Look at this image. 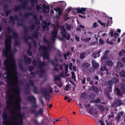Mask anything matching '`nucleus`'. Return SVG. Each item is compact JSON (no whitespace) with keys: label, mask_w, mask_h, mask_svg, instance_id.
I'll return each mask as SVG.
<instances>
[{"label":"nucleus","mask_w":125,"mask_h":125,"mask_svg":"<svg viewBox=\"0 0 125 125\" xmlns=\"http://www.w3.org/2000/svg\"><path fill=\"white\" fill-rule=\"evenodd\" d=\"M61 5L62 7H65L66 6V3L65 2L61 1Z\"/></svg>","instance_id":"19"},{"label":"nucleus","mask_w":125,"mask_h":125,"mask_svg":"<svg viewBox=\"0 0 125 125\" xmlns=\"http://www.w3.org/2000/svg\"><path fill=\"white\" fill-rule=\"evenodd\" d=\"M91 40V38H89L87 39H85L84 40V41L85 42H88Z\"/></svg>","instance_id":"37"},{"label":"nucleus","mask_w":125,"mask_h":125,"mask_svg":"<svg viewBox=\"0 0 125 125\" xmlns=\"http://www.w3.org/2000/svg\"><path fill=\"white\" fill-rule=\"evenodd\" d=\"M100 70L102 71L105 70L106 72L107 71V70L106 69V67L104 66L103 67L102 66L100 68Z\"/></svg>","instance_id":"30"},{"label":"nucleus","mask_w":125,"mask_h":125,"mask_svg":"<svg viewBox=\"0 0 125 125\" xmlns=\"http://www.w3.org/2000/svg\"><path fill=\"white\" fill-rule=\"evenodd\" d=\"M65 27H66L67 29L69 30H70L71 29V27L67 25H65Z\"/></svg>","instance_id":"35"},{"label":"nucleus","mask_w":125,"mask_h":125,"mask_svg":"<svg viewBox=\"0 0 125 125\" xmlns=\"http://www.w3.org/2000/svg\"><path fill=\"white\" fill-rule=\"evenodd\" d=\"M101 52V50H100L97 53H96L94 54V57L95 58L99 56V53Z\"/></svg>","instance_id":"14"},{"label":"nucleus","mask_w":125,"mask_h":125,"mask_svg":"<svg viewBox=\"0 0 125 125\" xmlns=\"http://www.w3.org/2000/svg\"><path fill=\"white\" fill-rule=\"evenodd\" d=\"M44 11L45 12H47L49 11V6L48 5L46 6L44 5L43 6Z\"/></svg>","instance_id":"11"},{"label":"nucleus","mask_w":125,"mask_h":125,"mask_svg":"<svg viewBox=\"0 0 125 125\" xmlns=\"http://www.w3.org/2000/svg\"><path fill=\"white\" fill-rule=\"evenodd\" d=\"M98 26V25L97 24V23L95 22L93 23V24L92 28H95Z\"/></svg>","instance_id":"24"},{"label":"nucleus","mask_w":125,"mask_h":125,"mask_svg":"<svg viewBox=\"0 0 125 125\" xmlns=\"http://www.w3.org/2000/svg\"><path fill=\"white\" fill-rule=\"evenodd\" d=\"M72 61L73 62H75V60L74 59H73Z\"/></svg>","instance_id":"63"},{"label":"nucleus","mask_w":125,"mask_h":125,"mask_svg":"<svg viewBox=\"0 0 125 125\" xmlns=\"http://www.w3.org/2000/svg\"><path fill=\"white\" fill-rule=\"evenodd\" d=\"M71 74L72 78L75 80L76 76L74 75V73L73 72H72Z\"/></svg>","instance_id":"29"},{"label":"nucleus","mask_w":125,"mask_h":125,"mask_svg":"<svg viewBox=\"0 0 125 125\" xmlns=\"http://www.w3.org/2000/svg\"><path fill=\"white\" fill-rule=\"evenodd\" d=\"M106 122L107 125H110L107 122V121L106 120Z\"/></svg>","instance_id":"64"},{"label":"nucleus","mask_w":125,"mask_h":125,"mask_svg":"<svg viewBox=\"0 0 125 125\" xmlns=\"http://www.w3.org/2000/svg\"><path fill=\"white\" fill-rule=\"evenodd\" d=\"M90 78H87V80L88 81H89L90 80Z\"/></svg>","instance_id":"57"},{"label":"nucleus","mask_w":125,"mask_h":125,"mask_svg":"<svg viewBox=\"0 0 125 125\" xmlns=\"http://www.w3.org/2000/svg\"><path fill=\"white\" fill-rule=\"evenodd\" d=\"M73 70L74 71H75L76 69V67L75 66H73Z\"/></svg>","instance_id":"40"},{"label":"nucleus","mask_w":125,"mask_h":125,"mask_svg":"<svg viewBox=\"0 0 125 125\" xmlns=\"http://www.w3.org/2000/svg\"><path fill=\"white\" fill-rule=\"evenodd\" d=\"M111 89L110 87V88H109V91H108V92H110L111 91Z\"/></svg>","instance_id":"62"},{"label":"nucleus","mask_w":125,"mask_h":125,"mask_svg":"<svg viewBox=\"0 0 125 125\" xmlns=\"http://www.w3.org/2000/svg\"><path fill=\"white\" fill-rule=\"evenodd\" d=\"M41 8V7L39 6H37L36 7V8L37 10H38Z\"/></svg>","instance_id":"47"},{"label":"nucleus","mask_w":125,"mask_h":125,"mask_svg":"<svg viewBox=\"0 0 125 125\" xmlns=\"http://www.w3.org/2000/svg\"><path fill=\"white\" fill-rule=\"evenodd\" d=\"M20 104L7 106L2 115L3 125H22L23 115L20 112Z\"/></svg>","instance_id":"2"},{"label":"nucleus","mask_w":125,"mask_h":125,"mask_svg":"<svg viewBox=\"0 0 125 125\" xmlns=\"http://www.w3.org/2000/svg\"><path fill=\"white\" fill-rule=\"evenodd\" d=\"M6 48L3 51V55L7 58L4 64L6 67V73L3 74L4 77L7 79V83L6 88L7 89L6 98L7 106L20 104L21 98L19 96V91L17 86V78L16 67L14 57L10 50V37H7L5 41Z\"/></svg>","instance_id":"1"},{"label":"nucleus","mask_w":125,"mask_h":125,"mask_svg":"<svg viewBox=\"0 0 125 125\" xmlns=\"http://www.w3.org/2000/svg\"><path fill=\"white\" fill-rule=\"evenodd\" d=\"M64 73H61V77H63V76Z\"/></svg>","instance_id":"58"},{"label":"nucleus","mask_w":125,"mask_h":125,"mask_svg":"<svg viewBox=\"0 0 125 125\" xmlns=\"http://www.w3.org/2000/svg\"><path fill=\"white\" fill-rule=\"evenodd\" d=\"M109 53V52L108 51H106L104 53V55L103 57L101 58V61L102 62H103V61L104 60L106 59L107 58V57L106 56V55Z\"/></svg>","instance_id":"8"},{"label":"nucleus","mask_w":125,"mask_h":125,"mask_svg":"<svg viewBox=\"0 0 125 125\" xmlns=\"http://www.w3.org/2000/svg\"><path fill=\"white\" fill-rule=\"evenodd\" d=\"M62 29L61 33L63 36L67 40H69L70 38L69 35L66 33L65 30L63 27H62Z\"/></svg>","instance_id":"3"},{"label":"nucleus","mask_w":125,"mask_h":125,"mask_svg":"<svg viewBox=\"0 0 125 125\" xmlns=\"http://www.w3.org/2000/svg\"><path fill=\"white\" fill-rule=\"evenodd\" d=\"M54 10L58 12V15H60L61 14V9L60 8H54Z\"/></svg>","instance_id":"15"},{"label":"nucleus","mask_w":125,"mask_h":125,"mask_svg":"<svg viewBox=\"0 0 125 125\" xmlns=\"http://www.w3.org/2000/svg\"><path fill=\"white\" fill-rule=\"evenodd\" d=\"M57 84L59 86H62V84L61 83H60V84L57 83Z\"/></svg>","instance_id":"60"},{"label":"nucleus","mask_w":125,"mask_h":125,"mask_svg":"<svg viewBox=\"0 0 125 125\" xmlns=\"http://www.w3.org/2000/svg\"><path fill=\"white\" fill-rule=\"evenodd\" d=\"M115 91L117 94L119 95H121V94L119 90L117 88H115Z\"/></svg>","instance_id":"21"},{"label":"nucleus","mask_w":125,"mask_h":125,"mask_svg":"<svg viewBox=\"0 0 125 125\" xmlns=\"http://www.w3.org/2000/svg\"><path fill=\"white\" fill-rule=\"evenodd\" d=\"M86 9V8H78L76 9V10H77V12L85 14V13H83V12L85 11Z\"/></svg>","instance_id":"6"},{"label":"nucleus","mask_w":125,"mask_h":125,"mask_svg":"<svg viewBox=\"0 0 125 125\" xmlns=\"http://www.w3.org/2000/svg\"><path fill=\"white\" fill-rule=\"evenodd\" d=\"M54 79L55 80L59 81L60 79V75L55 76L54 77Z\"/></svg>","instance_id":"20"},{"label":"nucleus","mask_w":125,"mask_h":125,"mask_svg":"<svg viewBox=\"0 0 125 125\" xmlns=\"http://www.w3.org/2000/svg\"><path fill=\"white\" fill-rule=\"evenodd\" d=\"M119 54L120 55H121L125 54V51L124 50H122L119 52Z\"/></svg>","instance_id":"23"},{"label":"nucleus","mask_w":125,"mask_h":125,"mask_svg":"<svg viewBox=\"0 0 125 125\" xmlns=\"http://www.w3.org/2000/svg\"><path fill=\"white\" fill-rule=\"evenodd\" d=\"M85 79L83 80L82 81V83H85Z\"/></svg>","instance_id":"55"},{"label":"nucleus","mask_w":125,"mask_h":125,"mask_svg":"<svg viewBox=\"0 0 125 125\" xmlns=\"http://www.w3.org/2000/svg\"><path fill=\"white\" fill-rule=\"evenodd\" d=\"M121 90L123 93H125V85L122 84L121 87Z\"/></svg>","instance_id":"13"},{"label":"nucleus","mask_w":125,"mask_h":125,"mask_svg":"<svg viewBox=\"0 0 125 125\" xmlns=\"http://www.w3.org/2000/svg\"><path fill=\"white\" fill-rule=\"evenodd\" d=\"M120 75L124 77L125 75V72L124 71H122L120 73Z\"/></svg>","instance_id":"28"},{"label":"nucleus","mask_w":125,"mask_h":125,"mask_svg":"<svg viewBox=\"0 0 125 125\" xmlns=\"http://www.w3.org/2000/svg\"><path fill=\"white\" fill-rule=\"evenodd\" d=\"M33 69V67H32H32L31 66H30L29 68V70L30 71H31Z\"/></svg>","instance_id":"50"},{"label":"nucleus","mask_w":125,"mask_h":125,"mask_svg":"<svg viewBox=\"0 0 125 125\" xmlns=\"http://www.w3.org/2000/svg\"><path fill=\"white\" fill-rule=\"evenodd\" d=\"M113 81H108L107 82V83L109 85L112 84L113 83L116 82H118L117 79L115 78H114L113 79Z\"/></svg>","instance_id":"10"},{"label":"nucleus","mask_w":125,"mask_h":125,"mask_svg":"<svg viewBox=\"0 0 125 125\" xmlns=\"http://www.w3.org/2000/svg\"><path fill=\"white\" fill-rule=\"evenodd\" d=\"M70 54V53L69 52H67V53L64 54V57L65 58V59L66 60L67 59V56H68Z\"/></svg>","instance_id":"27"},{"label":"nucleus","mask_w":125,"mask_h":125,"mask_svg":"<svg viewBox=\"0 0 125 125\" xmlns=\"http://www.w3.org/2000/svg\"><path fill=\"white\" fill-rule=\"evenodd\" d=\"M53 25L54 27V29L52 33V41H54L55 39L57 32V27H58V25L56 27H55L54 25Z\"/></svg>","instance_id":"4"},{"label":"nucleus","mask_w":125,"mask_h":125,"mask_svg":"<svg viewBox=\"0 0 125 125\" xmlns=\"http://www.w3.org/2000/svg\"><path fill=\"white\" fill-rule=\"evenodd\" d=\"M116 32H119L120 33L121 32V30L120 29H117V31H116Z\"/></svg>","instance_id":"49"},{"label":"nucleus","mask_w":125,"mask_h":125,"mask_svg":"<svg viewBox=\"0 0 125 125\" xmlns=\"http://www.w3.org/2000/svg\"><path fill=\"white\" fill-rule=\"evenodd\" d=\"M123 65L122 63L119 62H117V67L119 68L120 67H122Z\"/></svg>","instance_id":"17"},{"label":"nucleus","mask_w":125,"mask_h":125,"mask_svg":"<svg viewBox=\"0 0 125 125\" xmlns=\"http://www.w3.org/2000/svg\"><path fill=\"white\" fill-rule=\"evenodd\" d=\"M122 104L120 101L118 100L116 101L114 103L112 104L113 106H118Z\"/></svg>","instance_id":"7"},{"label":"nucleus","mask_w":125,"mask_h":125,"mask_svg":"<svg viewBox=\"0 0 125 125\" xmlns=\"http://www.w3.org/2000/svg\"><path fill=\"white\" fill-rule=\"evenodd\" d=\"M106 63L107 64L109 65H112L113 64V63L112 62H111V61H107L106 62Z\"/></svg>","instance_id":"31"},{"label":"nucleus","mask_w":125,"mask_h":125,"mask_svg":"<svg viewBox=\"0 0 125 125\" xmlns=\"http://www.w3.org/2000/svg\"><path fill=\"white\" fill-rule=\"evenodd\" d=\"M41 48L42 50L43 51H46L47 50V48L44 46H42L41 47Z\"/></svg>","instance_id":"33"},{"label":"nucleus","mask_w":125,"mask_h":125,"mask_svg":"<svg viewBox=\"0 0 125 125\" xmlns=\"http://www.w3.org/2000/svg\"><path fill=\"white\" fill-rule=\"evenodd\" d=\"M50 91H49V92L51 93L52 92V89L51 88H50Z\"/></svg>","instance_id":"54"},{"label":"nucleus","mask_w":125,"mask_h":125,"mask_svg":"<svg viewBox=\"0 0 125 125\" xmlns=\"http://www.w3.org/2000/svg\"><path fill=\"white\" fill-rule=\"evenodd\" d=\"M76 40L77 41H79V38L77 36L76 37Z\"/></svg>","instance_id":"46"},{"label":"nucleus","mask_w":125,"mask_h":125,"mask_svg":"<svg viewBox=\"0 0 125 125\" xmlns=\"http://www.w3.org/2000/svg\"><path fill=\"white\" fill-rule=\"evenodd\" d=\"M110 34L111 36L113 37L114 36L115 39L117 38L119 36V34L118 33L115 31L113 30H110Z\"/></svg>","instance_id":"5"},{"label":"nucleus","mask_w":125,"mask_h":125,"mask_svg":"<svg viewBox=\"0 0 125 125\" xmlns=\"http://www.w3.org/2000/svg\"><path fill=\"white\" fill-rule=\"evenodd\" d=\"M85 53H82L80 54V58L81 59H83Z\"/></svg>","instance_id":"32"},{"label":"nucleus","mask_w":125,"mask_h":125,"mask_svg":"<svg viewBox=\"0 0 125 125\" xmlns=\"http://www.w3.org/2000/svg\"><path fill=\"white\" fill-rule=\"evenodd\" d=\"M117 41L119 43L120 41V38H119L117 40Z\"/></svg>","instance_id":"51"},{"label":"nucleus","mask_w":125,"mask_h":125,"mask_svg":"<svg viewBox=\"0 0 125 125\" xmlns=\"http://www.w3.org/2000/svg\"><path fill=\"white\" fill-rule=\"evenodd\" d=\"M99 42L100 44H103L104 43V42L102 40L100 39L99 40Z\"/></svg>","instance_id":"39"},{"label":"nucleus","mask_w":125,"mask_h":125,"mask_svg":"<svg viewBox=\"0 0 125 125\" xmlns=\"http://www.w3.org/2000/svg\"><path fill=\"white\" fill-rule=\"evenodd\" d=\"M80 28H84V25L82 26L81 25H80L79 27H77V31H81V29Z\"/></svg>","instance_id":"18"},{"label":"nucleus","mask_w":125,"mask_h":125,"mask_svg":"<svg viewBox=\"0 0 125 125\" xmlns=\"http://www.w3.org/2000/svg\"><path fill=\"white\" fill-rule=\"evenodd\" d=\"M123 112H120L118 115L117 116V120H118L121 117V116H123Z\"/></svg>","instance_id":"16"},{"label":"nucleus","mask_w":125,"mask_h":125,"mask_svg":"<svg viewBox=\"0 0 125 125\" xmlns=\"http://www.w3.org/2000/svg\"><path fill=\"white\" fill-rule=\"evenodd\" d=\"M92 64L93 67L96 68L99 65L98 63H97L94 60H93L92 62Z\"/></svg>","instance_id":"12"},{"label":"nucleus","mask_w":125,"mask_h":125,"mask_svg":"<svg viewBox=\"0 0 125 125\" xmlns=\"http://www.w3.org/2000/svg\"><path fill=\"white\" fill-rule=\"evenodd\" d=\"M79 16L80 17H81L82 18H85V16H83V17L81 15H79Z\"/></svg>","instance_id":"52"},{"label":"nucleus","mask_w":125,"mask_h":125,"mask_svg":"<svg viewBox=\"0 0 125 125\" xmlns=\"http://www.w3.org/2000/svg\"><path fill=\"white\" fill-rule=\"evenodd\" d=\"M70 9H71V8H70L68 9L67 10H66V11L69 12V11Z\"/></svg>","instance_id":"61"},{"label":"nucleus","mask_w":125,"mask_h":125,"mask_svg":"<svg viewBox=\"0 0 125 125\" xmlns=\"http://www.w3.org/2000/svg\"><path fill=\"white\" fill-rule=\"evenodd\" d=\"M100 102V100L99 99H98L96 100L95 102L96 103H99Z\"/></svg>","instance_id":"53"},{"label":"nucleus","mask_w":125,"mask_h":125,"mask_svg":"<svg viewBox=\"0 0 125 125\" xmlns=\"http://www.w3.org/2000/svg\"><path fill=\"white\" fill-rule=\"evenodd\" d=\"M72 63H70V64L69 69L70 70H72V68L71 67L72 65Z\"/></svg>","instance_id":"48"},{"label":"nucleus","mask_w":125,"mask_h":125,"mask_svg":"<svg viewBox=\"0 0 125 125\" xmlns=\"http://www.w3.org/2000/svg\"><path fill=\"white\" fill-rule=\"evenodd\" d=\"M69 87V86L68 85H67L65 88V90L68 91Z\"/></svg>","instance_id":"38"},{"label":"nucleus","mask_w":125,"mask_h":125,"mask_svg":"<svg viewBox=\"0 0 125 125\" xmlns=\"http://www.w3.org/2000/svg\"><path fill=\"white\" fill-rule=\"evenodd\" d=\"M101 125H105L104 124L102 121H99Z\"/></svg>","instance_id":"44"},{"label":"nucleus","mask_w":125,"mask_h":125,"mask_svg":"<svg viewBox=\"0 0 125 125\" xmlns=\"http://www.w3.org/2000/svg\"><path fill=\"white\" fill-rule=\"evenodd\" d=\"M83 66L85 67H88L90 66V65L88 64L85 63L83 64Z\"/></svg>","instance_id":"34"},{"label":"nucleus","mask_w":125,"mask_h":125,"mask_svg":"<svg viewBox=\"0 0 125 125\" xmlns=\"http://www.w3.org/2000/svg\"><path fill=\"white\" fill-rule=\"evenodd\" d=\"M28 63H30L31 62V60L30 58H29L28 59Z\"/></svg>","instance_id":"43"},{"label":"nucleus","mask_w":125,"mask_h":125,"mask_svg":"<svg viewBox=\"0 0 125 125\" xmlns=\"http://www.w3.org/2000/svg\"><path fill=\"white\" fill-rule=\"evenodd\" d=\"M63 67V65H61V66H60V69L61 70H62V67Z\"/></svg>","instance_id":"59"},{"label":"nucleus","mask_w":125,"mask_h":125,"mask_svg":"<svg viewBox=\"0 0 125 125\" xmlns=\"http://www.w3.org/2000/svg\"><path fill=\"white\" fill-rule=\"evenodd\" d=\"M98 108L99 109L101 110H103V107L102 106H98Z\"/></svg>","instance_id":"41"},{"label":"nucleus","mask_w":125,"mask_h":125,"mask_svg":"<svg viewBox=\"0 0 125 125\" xmlns=\"http://www.w3.org/2000/svg\"><path fill=\"white\" fill-rule=\"evenodd\" d=\"M122 60L123 62L125 63V58H123L122 59Z\"/></svg>","instance_id":"56"},{"label":"nucleus","mask_w":125,"mask_h":125,"mask_svg":"<svg viewBox=\"0 0 125 125\" xmlns=\"http://www.w3.org/2000/svg\"><path fill=\"white\" fill-rule=\"evenodd\" d=\"M50 23L49 22L47 23L46 22L44 21L42 23V25L44 29L47 28V27L50 25Z\"/></svg>","instance_id":"9"},{"label":"nucleus","mask_w":125,"mask_h":125,"mask_svg":"<svg viewBox=\"0 0 125 125\" xmlns=\"http://www.w3.org/2000/svg\"><path fill=\"white\" fill-rule=\"evenodd\" d=\"M115 42V40H112L111 41H108V40L106 41V42L110 44H113L114 42Z\"/></svg>","instance_id":"22"},{"label":"nucleus","mask_w":125,"mask_h":125,"mask_svg":"<svg viewBox=\"0 0 125 125\" xmlns=\"http://www.w3.org/2000/svg\"><path fill=\"white\" fill-rule=\"evenodd\" d=\"M27 53L28 54L30 55H31V52L30 51H28L27 52Z\"/></svg>","instance_id":"45"},{"label":"nucleus","mask_w":125,"mask_h":125,"mask_svg":"<svg viewBox=\"0 0 125 125\" xmlns=\"http://www.w3.org/2000/svg\"><path fill=\"white\" fill-rule=\"evenodd\" d=\"M35 74L34 73H31L30 75L31 77H34L35 75Z\"/></svg>","instance_id":"36"},{"label":"nucleus","mask_w":125,"mask_h":125,"mask_svg":"<svg viewBox=\"0 0 125 125\" xmlns=\"http://www.w3.org/2000/svg\"><path fill=\"white\" fill-rule=\"evenodd\" d=\"M47 56H48L47 55V54H44L43 56V58H47Z\"/></svg>","instance_id":"42"},{"label":"nucleus","mask_w":125,"mask_h":125,"mask_svg":"<svg viewBox=\"0 0 125 125\" xmlns=\"http://www.w3.org/2000/svg\"><path fill=\"white\" fill-rule=\"evenodd\" d=\"M98 22L104 28L105 27V24L99 20H98Z\"/></svg>","instance_id":"25"},{"label":"nucleus","mask_w":125,"mask_h":125,"mask_svg":"<svg viewBox=\"0 0 125 125\" xmlns=\"http://www.w3.org/2000/svg\"><path fill=\"white\" fill-rule=\"evenodd\" d=\"M64 66L65 68V73H66L68 72V71L67 70V69L68 68V65L67 64L66 65L65 64H64Z\"/></svg>","instance_id":"26"}]
</instances>
